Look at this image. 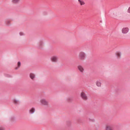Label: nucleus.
I'll return each mask as SVG.
<instances>
[{
    "mask_svg": "<svg viewBox=\"0 0 130 130\" xmlns=\"http://www.w3.org/2000/svg\"><path fill=\"white\" fill-rule=\"evenodd\" d=\"M106 130H112L111 127L109 126H107Z\"/></svg>",
    "mask_w": 130,
    "mask_h": 130,
    "instance_id": "obj_13",
    "label": "nucleus"
},
{
    "mask_svg": "<svg viewBox=\"0 0 130 130\" xmlns=\"http://www.w3.org/2000/svg\"><path fill=\"white\" fill-rule=\"evenodd\" d=\"M20 35H23V33L22 32H20Z\"/></svg>",
    "mask_w": 130,
    "mask_h": 130,
    "instance_id": "obj_19",
    "label": "nucleus"
},
{
    "mask_svg": "<svg viewBox=\"0 0 130 130\" xmlns=\"http://www.w3.org/2000/svg\"><path fill=\"white\" fill-rule=\"evenodd\" d=\"M35 111V109L33 108H31L29 110V112L31 113H33Z\"/></svg>",
    "mask_w": 130,
    "mask_h": 130,
    "instance_id": "obj_9",
    "label": "nucleus"
},
{
    "mask_svg": "<svg viewBox=\"0 0 130 130\" xmlns=\"http://www.w3.org/2000/svg\"><path fill=\"white\" fill-rule=\"evenodd\" d=\"M85 56V53L83 52H80L79 55V59L81 60H83L84 59Z\"/></svg>",
    "mask_w": 130,
    "mask_h": 130,
    "instance_id": "obj_1",
    "label": "nucleus"
},
{
    "mask_svg": "<svg viewBox=\"0 0 130 130\" xmlns=\"http://www.w3.org/2000/svg\"><path fill=\"white\" fill-rule=\"evenodd\" d=\"M20 0H12V1L14 3H17Z\"/></svg>",
    "mask_w": 130,
    "mask_h": 130,
    "instance_id": "obj_14",
    "label": "nucleus"
},
{
    "mask_svg": "<svg viewBox=\"0 0 130 130\" xmlns=\"http://www.w3.org/2000/svg\"><path fill=\"white\" fill-rule=\"evenodd\" d=\"M127 11L128 12L130 13V7L128 8Z\"/></svg>",
    "mask_w": 130,
    "mask_h": 130,
    "instance_id": "obj_17",
    "label": "nucleus"
},
{
    "mask_svg": "<svg viewBox=\"0 0 130 130\" xmlns=\"http://www.w3.org/2000/svg\"><path fill=\"white\" fill-rule=\"evenodd\" d=\"M57 57L56 56H53L51 58L52 61L54 62L57 61Z\"/></svg>",
    "mask_w": 130,
    "mask_h": 130,
    "instance_id": "obj_6",
    "label": "nucleus"
},
{
    "mask_svg": "<svg viewBox=\"0 0 130 130\" xmlns=\"http://www.w3.org/2000/svg\"><path fill=\"white\" fill-rule=\"evenodd\" d=\"M13 101L14 103L15 104H18L19 103V101L18 100H16L15 99H13Z\"/></svg>",
    "mask_w": 130,
    "mask_h": 130,
    "instance_id": "obj_10",
    "label": "nucleus"
},
{
    "mask_svg": "<svg viewBox=\"0 0 130 130\" xmlns=\"http://www.w3.org/2000/svg\"><path fill=\"white\" fill-rule=\"evenodd\" d=\"M7 22L8 23H9V21H7Z\"/></svg>",
    "mask_w": 130,
    "mask_h": 130,
    "instance_id": "obj_21",
    "label": "nucleus"
},
{
    "mask_svg": "<svg viewBox=\"0 0 130 130\" xmlns=\"http://www.w3.org/2000/svg\"><path fill=\"white\" fill-rule=\"evenodd\" d=\"M116 55L118 57H120L121 54L119 52H117L116 53Z\"/></svg>",
    "mask_w": 130,
    "mask_h": 130,
    "instance_id": "obj_11",
    "label": "nucleus"
},
{
    "mask_svg": "<svg viewBox=\"0 0 130 130\" xmlns=\"http://www.w3.org/2000/svg\"><path fill=\"white\" fill-rule=\"evenodd\" d=\"M21 65V63L20 62V61L18 62V68L19 67H20Z\"/></svg>",
    "mask_w": 130,
    "mask_h": 130,
    "instance_id": "obj_15",
    "label": "nucleus"
},
{
    "mask_svg": "<svg viewBox=\"0 0 130 130\" xmlns=\"http://www.w3.org/2000/svg\"><path fill=\"white\" fill-rule=\"evenodd\" d=\"M129 30V29L128 28L124 27L122 29V32L123 34H126L128 32Z\"/></svg>",
    "mask_w": 130,
    "mask_h": 130,
    "instance_id": "obj_2",
    "label": "nucleus"
},
{
    "mask_svg": "<svg viewBox=\"0 0 130 130\" xmlns=\"http://www.w3.org/2000/svg\"><path fill=\"white\" fill-rule=\"evenodd\" d=\"M30 77L32 79H33L35 77V75L31 73L30 74Z\"/></svg>",
    "mask_w": 130,
    "mask_h": 130,
    "instance_id": "obj_8",
    "label": "nucleus"
},
{
    "mask_svg": "<svg viewBox=\"0 0 130 130\" xmlns=\"http://www.w3.org/2000/svg\"><path fill=\"white\" fill-rule=\"evenodd\" d=\"M78 68L81 72H83L84 69L82 66H78Z\"/></svg>",
    "mask_w": 130,
    "mask_h": 130,
    "instance_id": "obj_5",
    "label": "nucleus"
},
{
    "mask_svg": "<svg viewBox=\"0 0 130 130\" xmlns=\"http://www.w3.org/2000/svg\"><path fill=\"white\" fill-rule=\"evenodd\" d=\"M41 102L42 104L44 105H47L48 104V102L45 99H42L41 100Z\"/></svg>",
    "mask_w": 130,
    "mask_h": 130,
    "instance_id": "obj_4",
    "label": "nucleus"
},
{
    "mask_svg": "<svg viewBox=\"0 0 130 130\" xmlns=\"http://www.w3.org/2000/svg\"><path fill=\"white\" fill-rule=\"evenodd\" d=\"M4 128L2 127H0V130H4Z\"/></svg>",
    "mask_w": 130,
    "mask_h": 130,
    "instance_id": "obj_16",
    "label": "nucleus"
},
{
    "mask_svg": "<svg viewBox=\"0 0 130 130\" xmlns=\"http://www.w3.org/2000/svg\"><path fill=\"white\" fill-rule=\"evenodd\" d=\"M96 85L100 87L101 86V83L100 82L98 81L96 83Z\"/></svg>",
    "mask_w": 130,
    "mask_h": 130,
    "instance_id": "obj_12",
    "label": "nucleus"
},
{
    "mask_svg": "<svg viewBox=\"0 0 130 130\" xmlns=\"http://www.w3.org/2000/svg\"><path fill=\"white\" fill-rule=\"evenodd\" d=\"M81 96L84 100H86L87 99V96L84 92H83L81 93Z\"/></svg>",
    "mask_w": 130,
    "mask_h": 130,
    "instance_id": "obj_3",
    "label": "nucleus"
},
{
    "mask_svg": "<svg viewBox=\"0 0 130 130\" xmlns=\"http://www.w3.org/2000/svg\"><path fill=\"white\" fill-rule=\"evenodd\" d=\"M42 44H43V43H42V42H40V46H41V45H42Z\"/></svg>",
    "mask_w": 130,
    "mask_h": 130,
    "instance_id": "obj_18",
    "label": "nucleus"
},
{
    "mask_svg": "<svg viewBox=\"0 0 130 130\" xmlns=\"http://www.w3.org/2000/svg\"><path fill=\"white\" fill-rule=\"evenodd\" d=\"M78 1L79 2L80 5L81 6L84 5L85 4L83 0H78Z\"/></svg>",
    "mask_w": 130,
    "mask_h": 130,
    "instance_id": "obj_7",
    "label": "nucleus"
},
{
    "mask_svg": "<svg viewBox=\"0 0 130 130\" xmlns=\"http://www.w3.org/2000/svg\"><path fill=\"white\" fill-rule=\"evenodd\" d=\"M18 69V67H16L15 69H16V70H17V69Z\"/></svg>",
    "mask_w": 130,
    "mask_h": 130,
    "instance_id": "obj_20",
    "label": "nucleus"
}]
</instances>
